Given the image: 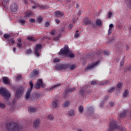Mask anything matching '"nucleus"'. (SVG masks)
Listing matches in <instances>:
<instances>
[{
  "label": "nucleus",
  "mask_w": 131,
  "mask_h": 131,
  "mask_svg": "<svg viewBox=\"0 0 131 131\" xmlns=\"http://www.w3.org/2000/svg\"><path fill=\"white\" fill-rule=\"evenodd\" d=\"M104 54L106 55V56H108V55H109V52H108V51H104Z\"/></svg>",
  "instance_id": "nucleus-64"
},
{
  "label": "nucleus",
  "mask_w": 131,
  "mask_h": 131,
  "mask_svg": "<svg viewBox=\"0 0 131 131\" xmlns=\"http://www.w3.org/2000/svg\"><path fill=\"white\" fill-rule=\"evenodd\" d=\"M112 15H113V13L111 11H108V17H112Z\"/></svg>",
  "instance_id": "nucleus-56"
},
{
  "label": "nucleus",
  "mask_w": 131,
  "mask_h": 131,
  "mask_svg": "<svg viewBox=\"0 0 131 131\" xmlns=\"http://www.w3.org/2000/svg\"><path fill=\"white\" fill-rule=\"evenodd\" d=\"M24 92V88L23 87L20 86V88H17V98H21L22 95H23V93Z\"/></svg>",
  "instance_id": "nucleus-12"
},
{
  "label": "nucleus",
  "mask_w": 131,
  "mask_h": 131,
  "mask_svg": "<svg viewBox=\"0 0 131 131\" xmlns=\"http://www.w3.org/2000/svg\"><path fill=\"white\" fill-rule=\"evenodd\" d=\"M127 8L131 9V0H126Z\"/></svg>",
  "instance_id": "nucleus-28"
},
{
  "label": "nucleus",
  "mask_w": 131,
  "mask_h": 131,
  "mask_svg": "<svg viewBox=\"0 0 131 131\" xmlns=\"http://www.w3.org/2000/svg\"><path fill=\"white\" fill-rule=\"evenodd\" d=\"M30 22L31 23H35V19H34V18H31Z\"/></svg>",
  "instance_id": "nucleus-58"
},
{
  "label": "nucleus",
  "mask_w": 131,
  "mask_h": 131,
  "mask_svg": "<svg viewBox=\"0 0 131 131\" xmlns=\"http://www.w3.org/2000/svg\"><path fill=\"white\" fill-rule=\"evenodd\" d=\"M128 95H129V91H128V89H125L124 90L123 95L124 98H126V97H127Z\"/></svg>",
  "instance_id": "nucleus-24"
},
{
  "label": "nucleus",
  "mask_w": 131,
  "mask_h": 131,
  "mask_svg": "<svg viewBox=\"0 0 131 131\" xmlns=\"http://www.w3.org/2000/svg\"><path fill=\"white\" fill-rule=\"evenodd\" d=\"M115 89L116 87H113L111 89H110L108 92V93H114V92H115Z\"/></svg>",
  "instance_id": "nucleus-40"
},
{
  "label": "nucleus",
  "mask_w": 131,
  "mask_h": 131,
  "mask_svg": "<svg viewBox=\"0 0 131 131\" xmlns=\"http://www.w3.org/2000/svg\"><path fill=\"white\" fill-rule=\"evenodd\" d=\"M78 32H79L78 30H77L76 31V33H75V34H74V37H75V38H77V37H78L80 36V34L78 33Z\"/></svg>",
  "instance_id": "nucleus-35"
},
{
  "label": "nucleus",
  "mask_w": 131,
  "mask_h": 131,
  "mask_svg": "<svg viewBox=\"0 0 131 131\" xmlns=\"http://www.w3.org/2000/svg\"><path fill=\"white\" fill-rule=\"evenodd\" d=\"M72 27H73V24H71L69 25V29H72Z\"/></svg>",
  "instance_id": "nucleus-60"
},
{
  "label": "nucleus",
  "mask_w": 131,
  "mask_h": 131,
  "mask_svg": "<svg viewBox=\"0 0 131 131\" xmlns=\"http://www.w3.org/2000/svg\"><path fill=\"white\" fill-rule=\"evenodd\" d=\"M75 67H76V66L74 64H72V65L69 64V68H70L71 70H73V69H74V68H75Z\"/></svg>",
  "instance_id": "nucleus-39"
},
{
  "label": "nucleus",
  "mask_w": 131,
  "mask_h": 131,
  "mask_svg": "<svg viewBox=\"0 0 131 131\" xmlns=\"http://www.w3.org/2000/svg\"><path fill=\"white\" fill-rule=\"evenodd\" d=\"M55 22L56 23H57V24H59V23H60V19H59V18H56L55 19Z\"/></svg>",
  "instance_id": "nucleus-55"
},
{
  "label": "nucleus",
  "mask_w": 131,
  "mask_h": 131,
  "mask_svg": "<svg viewBox=\"0 0 131 131\" xmlns=\"http://www.w3.org/2000/svg\"><path fill=\"white\" fill-rule=\"evenodd\" d=\"M78 110L80 113H82L83 112V106H82V105H80L78 107Z\"/></svg>",
  "instance_id": "nucleus-36"
},
{
  "label": "nucleus",
  "mask_w": 131,
  "mask_h": 131,
  "mask_svg": "<svg viewBox=\"0 0 131 131\" xmlns=\"http://www.w3.org/2000/svg\"><path fill=\"white\" fill-rule=\"evenodd\" d=\"M29 111H30V112H35V111H36V108L34 107H30Z\"/></svg>",
  "instance_id": "nucleus-42"
},
{
  "label": "nucleus",
  "mask_w": 131,
  "mask_h": 131,
  "mask_svg": "<svg viewBox=\"0 0 131 131\" xmlns=\"http://www.w3.org/2000/svg\"><path fill=\"white\" fill-rule=\"evenodd\" d=\"M26 17H30L31 16H32V12L30 11H28L26 13Z\"/></svg>",
  "instance_id": "nucleus-31"
},
{
  "label": "nucleus",
  "mask_w": 131,
  "mask_h": 131,
  "mask_svg": "<svg viewBox=\"0 0 131 131\" xmlns=\"http://www.w3.org/2000/svg\"><path fill=\"white\" fill-rule=\"evenodd\" d=\"M59 61H60V60L58 58H55L53 60V62H54V63H58V62H59Z\"/></svg>",
  "instance_id": "nucleus-53"
},
{
  "label": "nucleus",
  "mask_w": 131,
  "mask_h": 131,
  "mask_svg": "<svg viewBox=\"0 0 131 131\" xmlns=\"http://www.w3.org/2000/svg\"><path fill=\"white\" fill-rule=\"evenodd\" d=\"M3 6L4 8H8V5L10 4V0H4Z\"/></svg>",
  "instance_id": "nucleus-25"
},
{
  "label": "nucleus",
  "mask_w": 131,
  "mask_h": 131,
  "mask_svg": "<svg viewBox=\"0 0 131 131\" xmlns=\"http://www.w3.org/2000/svg\"><path fill=\"white\" fill-rule=\"evenodd\" d=\"M17 80H22V75L18 74L17 75Z\"/></svg>",
  "instance_id": "nucleus-41"
},
{
  "label": "nucleus",
  "mask_w": 131,
  "mask_h": 131,
  "mask_svg": "<svg viewBox=\"0 0 131 131\" xmlns=\"http://www.w3.org/2000/svg\"><path fill=\"white\" fill-rule=\"evenodd\" d=\"M121 131H126V129L124 127H122V128H121Z\"/></svg>",
  "instance_id": "nucleus-63"
},
{
  "label": "nucleus",
  "mask_w": 131,
  "mask_h": 131,
  "mask_svg": "<svg viewBox=\"0 0 131 131\" xmlns=\"http://www.w3.org/2000/svg\"><path fill=\"white\" fill-rule=\"evenodd\" d=\"M70 102L68 100H66L64 103L62 104V107H68Z\"/></svg>",
  "instance_id": "nucleus-29"
},
{
  "label": "nucleus",
  "mask_w": 131,
  "mask_h": 131,
  "mask_svg": "<svg viewBox=\"0 0 131 131\" xmlns=\"http://www.w3.org/2000/svg\"><path fill=\"white\" fill-rule=\"evenodd\" d=\"M0 108L1 109H5L6 108V105L3 102H0Z\"/></svg>",
  "instance_id": "nucleus-37"
},
{
  "label": "nucleus",
  "mask_w": 131,
  "mask_h": 131,
  "mask_svg": "<svg viewBox=\"0 0 131 131\" xmlns=\"http://www.w3.org/2000/svg\"><path fill=\"white\" fill-rule=\"evenodd\" d=\"M7 128L9 131H14L17 129V123L12 122L9 123L7 125Z\"/></svg>",
  "instance_id": "nucleus-4"
},
{
  "label": "nucleus",
  "mask_w": 131,
  "mask_h": 131,
  "mask_svg": "<svg viewBox=\"0 0 131 131\" xmlns=\"http://www.w3.org/2000/svg\"><path fill=\"white\" fill-rule=\"evenodd\" d=\"M113 27H114L113 24H111L109 26V29H112V28H113Z\"/></svg>",
  "instance_id": "nucleus-61"
},
{
  "label": "nucleus",
  "mask_w": 131,
  "mask_h": 131,
  "mask_svg": "<svg viewBox=\"0 0 131 131\" xmlns=\"http://www.w3.org/2000/svg\"><path fill=\"white\" fill-rule=\"evenodd\" d=\"M23 129V127L22 126H20L19 125H17V130H21V129Z\"/></svg>",
  "instance_id": "nucleus-44"
},
{
  "label": "nucleus",
  "mask_w": 131,
  "mask_h": 131,
  "mask_svg": "<svg viewBox=\"0 0 131 131\" xmlns=\"http://www.w3.org/2000/svg\"><path fill=\"white\" fill-rule=\"evenodd\" d=\"M48 118L52 120L54 119V116H53V115H50L48 116Z\"/></svg>",
  "instance_id": "nucleus-54"
},
{
  "label": "nucleus",
  "mask_w": 131,
  "mask_h": 131,
  "mask_svg": "<svg viewBox=\"0 0 131 131\" xmlns=\"http://www.w3.org/2000/svg\"><path fill=\"white\" fill-rule=\"evenodd\" d=\"M54 14L56 16V17H63L64 16V13L62 12H61L59 10H56Z\"/></svg>",
  "instance_id": "nucleus-16"
},
{
  "label": "nucleus",
  "mask_w": 131,
  "mask_h": 131,
  "mask_svg": "<svg viewBox=\"0 0 131 131\" xmlns=\"http://www.w3.org/2000/svg\"><path fill=\"white\" fill-rule=\"evenodd\" d=\"M0 94L1 95H2V96H3V97H4V98L7 100H8V99H10V97H11L10 92H9V91H8L5 88L0 89Z\"/></svg>",
  "instance_id": "nucleus-2"
},
{
  "label": "nucleus",
  "mask_w": 131,
  "mask_h": 131,
  "mask_svg": "<svg viewBox=\"0 0 131 131\" xmlns=\"http://www.w3.org/2000/svg\"><path fill=\"white\" fill-rule=\"evenodd\" d=\"M80 93L82 96H84V92L85 91L83 89H80Z\"/></svg>",
  "instance_id": "nucleus-48"
},
{
  "label": "nucleus",
  "mask_w": 131,
  "mask_h": 131,
  "mask_svg": "<svg viewBox=\"0 0 131 131\" xmlns=\"http://www.w3.org/2000/svg\"><path fill=\"white\" fill-rule=\"evenodd\" d=\"M31 4H32V8L35 10L36 8H39L41 10H43L47 8V6L42 4H38V2L35 0H31Z\"/></svg>",
  "instance_id": "nucleus-1"
},
{
  "label": "nucleus",
  "mask_w": 131,
  "mask_h": 131,
  "mask_svg": "<svg viewBox=\"0 0 131 131\" xmlns=\"http://www.w3.org/2000/svg\"><path fill=\"white\" fill-rule=\"evenodd\" d=\"M61 36V35H58L57 37L54 38V40L58 41L59 40V39L60 38Z\"/></svg>",
  "instance_id": "nucleus-50"
},
{
  "label": "nucleus",
  "mask_w": 131,
  "mask_h": 131,
  "mask_svg": "<svg viewBox=\"0 0 131 131\" xmlns=\"http://www.w3.org/2000/svg\"><path fill=\"white\" fill-rule=\"evenodd\" d=\"M59 85H61V83L54 85V86L49 88L47 89L48 92H53V90H55V89H57Z\"/></svg>",
  "instance_id": "nucleus-17"
},
{
  "label": "nucleus",
  "mask_w": 131,
  "mask_h": 131,
  "mask_svg": "<svg viewBox=\"0 0 131 131\" xmlns=\"http://www.w3.org/2000/svg\"><path fill=\"white\" fill-rule=\"evenodd\" d=\"M31 93V90H29L27 91V93L25 95V99L28 100L29 98H30V93Z\"/></svg>",
  "instance_id": "nucleus-23"
},
{
  "label": "nucleus",
  "mask_w": 131,
  "mask_h": 131,
  "mask_svg": "<svg viewBox=\"0 0 131 131\" xmlns=\"http://www.w3.org/2000/svg\"><path fill=\"white\" fill-rule=\"evenodd\" d=\"M94 107H92V106H90L88 108V112L89 113V114L92 115V114H94Z\"/></svg>",
  "instance_id": "nucleus-26"
},
{
  "label": "nucleus",
  "mask_w": 131,
  "mask_h": 131,
  "mask_svg": "<svg viewBox=\"0 0 131 131\" xmlns=\"http://www.w3.org/2000/svg\"><path fill=\"white\" fill-rule=\"evenodd\" d=\"M27 39H28V40H30V41H36L35 38L32 36L28 37Z\"/></svg>",
  "instance_id": "nucleus-32"
},
{
  "label": "nucleus",
  "mask_w": 131,
  "mask_h": 131,
  "mask_svg": "<svg viewBox=\"0 0 131 131\" xmlns=\"http://www.w3.org/2000/svg\"><path fill=\"white\" fill-rule=\"evenodd\" d=\"M51 35H55L56 33H57V30L56 29H53L51 32Z\"/></svg>",
  "instance_id": "nucleus-43"
},
{
  "label": "nucleus",
  "mask_w": 131,
  "mask_h": 131,
  "mask_svg": "<svg viewBox=\"0 0 131 131\" xmlns=\"http://www.w3.org/2000/svg\"><path fill=\"white\" fill-rule=\"evenodd\" d=\"M97 83V82L96 81H93L91 82V84L92 85H94V84H96Z\"/></svg>",
  "instance_id": "nucleus-62"
},
{
  "label": "nucleus",
  "mask_w": 131,
  "mask_h": 131,
  "mask_svg": "<svg viewBox=\"0 0 131 131\" xmlns=\"http://www.w3.org/2000/svg\"><path fill=\"white\" fill-rule=\"evenodd\" d=\"M96 24L98 26H101V25H102V21L100 19H97L96 20Z\"/></svg>",
  "instance_id": "nucleus-34"
},
{
  "label": "nucleus",
  "mask_w": 131,
  "mask_h": 131,
  "mask_svg": "<svg viewBox=\"0 0 131 131\" xmlns=\"http://www.w3.org/2000/svg\"><path fill=\"white\" fill-rule=\"evenodd\" d=\"M33 72L34 74L37 77V75H38V73H39L38 71L36 70V69H34V70L33 71Z\"/></svg>",
  "instance_id": "nucleus-45"
},
{
  "label": "nucleus",
  "mask_w": 131,
  "mask_h": 131,
  "mask_svg": "<svg viewBox=\"0 0 131 131\" xmlns=\"http://www.w3.org/2000/svg\"><path fill=\"white\" fill-rule=\"evenodd\" d=\"M127 116V111L122 112L119 116L120 118H125Z\"/></svg>",
  "instance_id": "nucleus-15"
},
{
  "label": "nucleus",
  "mask_w": 131,
  "mask_h": 131,
  "mask_svg": "<svg viewBox=\"0 0 131 131\" xmlns=\"http://www.w3.org/2000/svg\"><path fill=\"white\" fill-rule=\"evenodd\" d=\"M75 55L73 53H70L69 55V57H70V58H74L75 57Z\"/></svg>",
  "instance_id": "nucleus-52"
},
{
  "label": "nucleus",
  "mask_w": 131,
  "mask_h": 131,
  "mask_svg": "<svg viewBox=\"0 0 131 131\" xmlns=\"http://www.w3.org/2000/svg\"><path fill=\"white\" fill-rule=\"evenodd\" d=\"M39 123H40L39 119H35L33 123V127H38V126H39Z\"/></svg>",
  "instance_id": "nucleus-14"
},
{
  "label": "nucleus",
  "mask_w": 131,
  "mask_h": 131,
  "mask_svg": "<svg viewBox=\"0 0 131 131\" xmlns=\"http://www.w3.org/2000/svg\"><path fill=\"white\" fill-rule=\"evenodd\" d=\"M38 22H39V23H41V22H42V17H39L38 18Z\"/></svg>",
  "instance_id": "nucleus-51"
},
{
  "label": "nucleus",
  "mask_w": 131,
  "mask_h": 131,
  "mask_svg": "<svg viewBox=\"0 0 131 131\" xmlns=\"http://www.w3.org/2000/svg\"><path fill=\"white\" fill-rule=\"evenodd\" d=\"M3 80L4 83H5V84H10L11 83L10 80L7 77H4Z\"/></svg>",
  "instance_id": "nucleus-19"
},
{
  "label": "nucleus",
  "mask_w": 131,
  "mask_h": 131,
  "mask_svg": "<svg viewBox=\"0 0 131 131\" xmlns=\"http://www.w3.org/2000/svg\"><path fill=\"white\" fill-rule=\"evenodd\" d=\"M74 91H75V88L74 87L72 88H66L64 94L66 96H67V95H68V93H70V94H71V93L74 92Z\"/></svg>",
  "instance_id": "nucleus-13"
},
{
  "label": "nucleus",
  "mask_w": 131,
  "mask_h": 131,
  "mask_svg": "<svg viewBox=\"0 0 131 131\" xmlns=\"http://www.w3.org/2000/svg\"><path fill=\"white\" fill-rule=\"evenodd\" d=\"M52 104L53 108H57L58 104H59V101L58 100H55L52 102Z\"/></svg>",
  "instance_id": "nucleus-20"
},
{
  "label": "nucleus",
  "mask_w": 131,
  "mask_h": 131,
  "mask_svg": "<svg viewBox=\"0 0 131 131\" xmlns=\"http://www.w3.org/2000/svg\"><path fill=\"white\" fill-rule=\"evenodd\" d=\"M42 48V45L41 43L36 45L34 48V52L36 57H39V56H40V52H41Z\"/></svg>",
  "instance_id": "nucleus-3"
},
{
  "label": "nucleus",
  "mask_w": 131,
  "mask_h": 131,
  "mask_svg": "<svg viewBox=\"0 0 131 131\" xmlns=\"http://www.w3.org/2000/svg\"><path fill=\"white\" fill-rule=\"evenodd\" d=\"M69 53V47L68 45H65L63 48L61 49L60 52L58 53L59 55H63L64 56H66Z\"/></svg>",
  "instance_id": "nucleus-7"
},
{
  "label": "nucleus",
  "mask_w": 131,
  "mask_h": 131,
  "mask_svg": "<svg viewBox=\"0 0 131 131\" xmlns=\"http://www.w3.org/2000/svg\"><path fill=\"white\" fill-rule=\"evenodd\" d=\"M111 33H112V29H108V35H111Z\"/></svg>",
  "instance_id": "nucleus-57"
},
{
  "label": "nucleus",
  "mask_w": 131,
  "mask_h": 131,
  "mask_svg": "<svg viewBox=\"0 0 131 131\" xmlns=\"http://www.w3.org/2000/svg\"><path fill=\"white\" fill-rule=\"evenodd\" d=\"M121 88H122V83H119L117 85V89H121Z\"/></svg>",
  "instance_id": "nucleus-49"
},
{
  "label": "nucleus",
  "mask_w": 131,
  "mask_h": 131,
  "mask_svg": "<svg viewBox=\"0 0 131 131\" xmlns=\"http://www.w3.org/2000/svg\"><path fill=\"white\" fill-rule=\"evenodd\" d=\"M13 37V34H4V38L6 39H7L8 42L10 43V45H12L13 43H15V40L14 38H12Z\"/></svg>",
  "instance_id": "nucleus-5"
},
{
  "label": "nucleus",
  "mask_w": 131,
  "mask_h": 131,
  "mask_svg": "<svg viewBox=\"0 0 131 131\" xmlns=\"http://www.w3.org/2000/svg\"><path fill=\"white\" fill-rule=\"evenodd\" d=\"M55 68L58 70H66L69 68V64H56Z\"/></svg>",
  "instance_id": "nucleus-9"
},
{
  "label": "nucleus",
  "mask_w": 131,
  "mask_h": 131,
  "mask_svg": "<svg viewBox=\"0 0 131 131\" xmlns=\"http://www.w3.org/2000/svg\"><path fill=\"white\" fill-rule=\"evenodd\" d=\"M84 23L85 24V25H89V24H92V21L91 20L89 19L88 17H84Z\"/></svg>",
  "instance_id": "nucleus-21"
},
{
  "label": "nucleus",
  "mask_w": 131,
  "mask_h": 131,
  "mask_svg": "<svg viewBox=\"0 0 131 131\" xmlns=\"http://www.w3.org/2000/svg\"><path fill=\"white\" fill-rule=\"evenodd\" d=\"M45 27H49L50 26V23L49 21H46L44 24Z\"/></svg>",
  "instance_id": "nucleus-47"
},
{
  "label": "nucleus",
  "mask_w": 131,
  "mask_h": 131,
  "mask_svg": "<svg viewBox=\"0 0 131 131\" xmlns=\"http://www.w3.org/2000/svg\"><path fill=\"white\" fill-rule=\"evenodd\" d=\"M29 76L30 77H31V78H34L35 77H37L34 74V73L33 72H32V73H30L29 74Z\"/></svg>",
  "instance_id": "nucleus-33"
},
{
  "label": "nucleus",
  "mask_w": 131,
  "mask_h": 131,
  "mask_svg": "<svg viewBox=\"0 0 131 131\" xmlns=\"http://www.w3.org/2000/svg\"><path fill=\"white\" fill-rule=\"evenodd\" d=\"M35 89L37 90H39V89H40V86L41 88H45L46 86V85L43 83V82L42 81V79H38L37 80V82L36 83L35 85Z\"/></svg>",
  "instance_id": "nucleus-8"
},
{
  "label": "nucleus",
  "mask_w": 131,
  "mask_h": 131,
  "mask_svg": "<svg viewBox=\"0 0 131 131\" xmlns=\"http://www.w3.org/2000/svg\"><path fill=\"white\" fill-rule=\"evenodd\" d=\"M22 39H21V38H19L18 39V42L17 43V47H18V48H19V49H22V43H21V41Z\"/></svg>",
  "instance_id": "nucleus-27"
},
{
  "label": "nucleus",
  "mask_w": 131,
  "mask_h": 131,
  "mask_svg": "<svg viewBox=\"0 0 131 131\" xmlns=\"http://www.w3.org/2000/svg\"><path fill=\"white\" fill-rule=\"evenodd\" d=\"M118 128V124L116 121H113L110 123V128L108 131H114V129Z\"/></svg>",
  "instance_id": "nucleus-6"
},
{
  "label": "nucleus",
  "mask_w": 131,
  "mask_h": 131,
  "mask_svg": "<svg viewBox=\"0 0 131 131\" xmlns=\"http://www.w3.org/2000/svg\"><path fill=\"white\" fill-rule=\"evenodd\" d=\"M125 58V57L124 56V58H123V59L121 61L120 63V66H123V65H124V59Z\"/></svg>",
  "instance_id": "nucleus-46"
},
{
  "label": "nucleus",
  "mask_w": 131,
  "mask_h": 131,
  "mask_svg": "<svg viewBox=\"0 0 131 131\" xmlns=\"http://www.w3.org/2000/svg\"><path fill=\"white\" fill-rule=\"evenodd\" d=\"M27 52V54H31V53H32V51L30 49H28Z\"/></svg>",
  "instance_id": "nucleus-59"
},
{
  "label": "nucleus",
  "mask_w": 131,
  "mask_h": 131,
  "mask_svg": "<svg viewBox=\"0 0 131 131\" xmlns=\"http://www.w3.org/2000/svg\"><path fill=\"white\" fill-rule=\"evenodd\" d=\"M18 23H19V24H20V25H23V26H24V24H25V22L26 21L24 19H20L18 20Z\"/></svg>",
  "instance_id": "nucleus-30"
},
{
  "label": "nucleus",
  "mask_w": 131,
  "mask_h": 131,
  "mask_svg": "<svg viewBox=\"0 0 131 131\" xmlns=\"http://www.w3.org/2000/svg\"><path fill=\"white\" fill-rule=\"evenodd\" d=\"M102 54V50H99L97 52H94L92 54L91 56H93V57H95V56H96V57H100L101 58V54Z\"/></svg>",
  "instance_id": "nucleus-18"
},
{
  "label": "nucleus",
  "mask_w": 131,
  "mask_h": 131,
  "mask_svg": "<svg viewBox=\"0 0 131 131\" xmlns=\"http://www.w3.org/2000/svg\"><path fill=\"white\" fill-rule=\"evenodd\" d=\"M100 63L99 61H97L96 62H93L91 63V64H89L86 66V67L85 68L84 71H90V70H92V69H94V68L95 66H97Z\"/></svg>",
  "instance_id": "nucleus-10"
},
{
  "label": "nucleus",
  "mask_w": 131,
  "mask_h": 131,
  "mask_svg": "<svg viewBox=\"0 0 131 131\" xmlns=\"http://www.w3.org/2000/svg\"><path fill=\"white\" fill-rule=\"evenodd\" d=\"M75 114V111H74V110H70L68 111V115H69V116H74Z\"/></svg>",
  "instance_id": "nucleus-22"
},
{
  "label": "nucleus",
  "mask_w": 131,
  "mask_h": 131,
  "mask_svg": "<svg viewBox=\"0 0 131 131\" xmlns=\"http://www.w3.org/2000/svg\"><path fill=\"white\" fill-rule=\"evenodd\" d=\"M29 84L30 86V89H29V90H31V91H32V89H33V83H32V80H30L29 81Z\"/></svg>",
  "instance_id": "nucleus-38"
},
{
  "label": "nucleus",
  "mask_w": 131,
  "mask_h": 131,
  "mask_svg": "<svg viewBox=\"0 0 131 131\" xmlns=\"http://www.w3.org/2000/svg\"><path fill=\"white\" fill-rule=\"evenodd\" d=\"M11 13L12 14H16L17 12V4L13 3L10 6Z\"/></svg>",
  "instance_id": "nucleus-11"
}]
</instances>
